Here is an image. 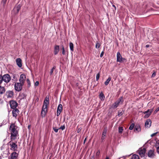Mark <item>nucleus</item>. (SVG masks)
I'll return each mask as SVG.
<instances>
[{"instance_id":"nucleus-1","label":"nucleus","mask_w":159,"mask_h":159,"mask_svg":"<svg viewBox=\"0 0 159 159\" xmlns=\"http://www.w3.org/2000/svg\"><path fill=\"white\" fill-rule=\"evenodd\" d=\"M11 130V139L12 141L15 140L18 135V127L14 124H11L10 126Z\"/></svg>"},{"instance_id":"nucleus-2","label":"nucleus","mask_w":159,"mask_h":159,"mask_svg":"<svg viewBox=\"0 0 159 159\" xmlns=\"http://www.w3.org/2000/svg\"><path fill=\"white\" fill-rule=\"evenodd\" d=\"M49 100L48 97L46 96L43 102L42 109L41 112V116L43 117H44L47 112L48 105L49 104Z\"/></svg>"},{"instance_id":"nucleus-3","label":"nucleus","mask_w":159,"mask_h":159,"mask_svg":"<svg viewBox=\"0 0 159 159\" xmlns=\"http://www.w3.org/2000/svg\"><path fill=\"white\" fill-rule=\"evenodd\" d=\"M123 98L122 97L119 98L115 102L112 104L111 107V108H117L120 104H122L123 101L122 100Z\"/></svg>"},{"instance_id":"nucleus-4","label":"nucleus","mask_w":159,"mask_h":159,"mask_svg":"<svg viewBox=\"0 0 159 159\" xmlns=\"http://www.w3.org/2000/svg\"><path fill=\"white\" fill-rule=\"evenodd\" d=\"M11 140L10 141L8 144L10 146V149L11 150H13V151H15L16 150L17 148V145L16 144V143H15L13 142Z\"/></svg>"},{"instance_id":"nucleus-5","label":"nucleus","mask_w":159,"mask_h":159,"mask_svg":"<svg viewBox=\"0 0 159 159\" xmlns=\"http://www.w3.org/2000/svg\"><path fill=\"white\" fill-rule=\"evenodd\" d=\"M3 81L6 83H9L11 80V77L8 74H6L2 76Z\"/></svg>"},{"instance_id":"nucleus-6","label":"nucleus","mask_w":159,"mask_h":159,"mask_svg":"<svg viewBox=\"0 0 159 159\" xmlns=\"http://www.w3.org/2000/svg\"><path fill=\"white\" fill-rule=\"evenodd\" d=\"M23 84L20 83H16L15 84V89L17 91H20L22 88V86Z\"/></svg>"},{"instance_id":"nucleus-7","label":"nucleus","mask_w":159,"mask_h":159,"mask_svg":"<svg viewBox=\"0 0 159 159\" xmlns=\"http://www.w3.org/2000/svg\"><path fill=\"white\" fill-rule=\"evenodd\" d=\"M117 59L116 61L117 62H118L120 63L124 62L126 59L124 58H123L119 52H118L117 54Z\"/></svg>"},{"instance_id":"nucleus-8","label":"nucleus","mask_w":159,"mask_h":159,"mask_svg":"<svg viewBox=\"0 0 159 159\" xmlns=\"http://www.w3.org/2000/svg\"><path fill=\"white\" fill-rule=\"evenodd\" d=\"M138 153L141 157H144L146 152V150L144 148H140L138 151Z\"/></svg>"},{"instance_id":"nucleus-9","label":"nucleus","mask_w":159,"mask_h":159,"mask_svg":"<svg viewBox=\"0 0 159 159\" xmlns=\"http://www.w3.org/2000/svg\"><path fill=\"white\" fill-rule=\"evenodd\" d=\"M19 113V111L17 108L13 109V110H12V116L13 117L16 118V117Z\"/></svg>"},{"instance_id":"nucleus-10","label":"nucleus","mask_w":159,"mask_h":159,"mask_svg":"<svg viewBox=\"0 0 159 159\" xmlns=\"http://www.w3.org/2000/svg\"><path fill=\"white\" fill-rule=\"evenodd\" d=\"M152 111V109H148L147 111L143 112V113L145 114L144 116V118H148L151 115V114Z\"/></svg>"},{"instance_id":"nucleus-11","label":"nucleus","mask_w":159,"mask_h":159,"mask_svg":"<svg viewBox=\"0 0 159 159\" xmlns=\"http://www.w3.org/2000/svg\"><path fill=\"white\" fill-rule=\"evenodd\" d=\"M10 104L11 108L12 109L16 108V107L17 106V103L16 101H10Z\"/></svg>"},{"instance_id":"nucleus-12","label":"nucleus","mask_w":159,"mask_h":159,"mask_svg":"<svg viewBox=\"0 0 159 159\" xmlns=\"http://www.w3.org/2000/svg\"><path fill=\"white\" fill-rule=\"evenodd\" d=\"M26 80V76L25 74H22L20 77V78L19 79V81L20 83H22V84H23L24 83L25 81Z\"/></svg>"},{"instance_id":"nucleus-13","label":"nucleus","mask_w":159,"mask_h":159,"mask_svg":"<svg viewBox=\"0 0 159 159\" xmlns=\"http://www.w3.org/2000/svg\"><path fill=\"white\" fill-rule=\"evenodd\" d=\"M14 93L12 91L9 90L6 92V95L8 98H11L13 96Z\"/></svg>"},{"instance_id":"nucleus-14","label":"nucleus","mask_w":159,"mask_h":159,"mask_svg":"<svg viewBox=\"0 0 159 159\" xmlns=\"http://www.w3.org/2000/svg\"><path fill=\"white\" fill-rule=\"evenodd\" d=\"M18 154L16 152L12 153L10 156L8 157V159H17Z\"/></svg>"},{"instance_id":"nucleus-15","label":"nucleus","mask_w":159,"mask_h":159,"mask_svg":"<svg viewBox=\"0 0 159 159\" xmlns=\"http://www.w3.org/2000/svg\"><path fill=\"white\" fill-rule=\"evenodd\" d=\"M62 110V105L61 104H60L58 105L57 112V116H59L61 113V112Z\"/></svg>"},{"instance_id":"nucleus-16","label":"nucleus","mask_w":159,"mask_h":159,"mask_svg":"<svg viewBox=\"0 0 159 159\" xmlns=\"http://www.w3.org/2000/svg\"><path fill=\"white\" fill-rule=\"evenodd\" d=\"M152 122L150 119H147L145 122V126L146 128H149L151 125Z\"/></svg>"},{"instance_id":"nucleus-17","label":"nucleus","mask_w":159,"mask_h":159,"mask_svg":"<svg viewBox=\"0 0 159 159\" xmlns=\"http://www.w3.org/2000/svg\"><path fill=\"white\" fill-rule=\"evenodd\" d=\"M20 9V5H18L17 6L15 7L13 11L15 14H17L19 11Z\"/></svg>"},{"instance_id":"nucleus-18","label":"nucleus","mask_w":159,"mask_h":159,"mask_svg":"<svg viewBox=\"0 0 159 159\" xmlns=\"http://www.w3.org/2000/svg\"><path fill=\"white\" fill-rule=\"evenodd\" d=\"M16 62L17 65L19 67H21L22 66L21 60L20 58H17L16 59Z\"/></svg>"},{"instance_id":"nucleus-19","label":"nucleus","mask_w":159,"mask_h":159,"mask_svg":"<svg viewBox=\"0 0 159 159\" xmlns=\"http://www.w3.org/2000/svg\"><path fill=\"white\" fill-rule=\"evenodd\" d=\"M59 51V47L58 45H56L54 48V54L55 55L58 54Z\"/></svg>"},{"instance_id":"nucleus-20","label":"nucleus","mask_w":159,"mask_h":159,"mask_svg":"<svg viewBox=\"0 0 159 159\" xmlns=\"http://www.w3.org/2000/svg\"><path fill=\"white\" fill-rule=\"evenodd\" d=\"M148 156L150 157H153L154 156V151L153 150H150L148 153Z\"/></svg>"},{"instance_id":"nucleus-21","label":"nucleus","mask_w":159,"mask_h":159,"mask_svg":"<svg viewBox=\"0 0 159 159\" xmlns=\"http://www.w3.org/2000/svg\"><path fill=\"white\" fill-rule=\"evenodd\" d=\"M5 92V89L4 87L0 86V94H2Z\"/></svg>"},{"instance_id":"nucleus-22","label":"nucleus","mask_w":159,"mask_h":159,"mask_svg":"<svg viewBox=\"0 0 159 159\" xmlns=\"http://www.w3.org/2000/svg\"><path fill=\"white\" fill-rule=\"evenodd\" d=\"M141 131V128L139 125H137L135 126L134 129V131L135 132H138Z\"/></svg>"},{"instance_id":"nucleus-23","label":"nucleus","mask_w":159,"mask_h":159,"mask_svg":"<svg viewBox=\"0 0 159 159\" xmlns=\"http://www.w3.org/2000/svg\"><path fill=\"white\" fill-rule=\"evenodd\" d=\"M99 98L101 101H103L105 99V96L103 93L101 92L99 94Z\"/></svg>"},{"instance_id":"nucleus-24","label":"nucleus","mask_w":159,"mask_h":159,"mask_svg":"<svg viewBox=\"0 0 159 159\" xmlns=\"http://www.w3.org/2000/svg\"><path fill=\"white\" fill-rule=\"evenodd\" d=\"M131 159H139V157L138 155L134 154L131 156Z\"/></svg>"},{"instance_id":"nucleus-25","label":"nucleus","mask_w":159,"mask_h":159,"mask_svg":"<svg viewBox=\"0 0 159 159\" xmlns=\"http://www.w3.org/2000/svg\"><path fill=\"white\" fill-rule=\"evenodd\" d=\"M69 46L70 50L73 52L74 51V45L72 42H70L69 43Z\"/></svg>"},{"instance_id":"nucleus-26","label":"nucleus","mask_w":159,"mask_h":159,"mask_svg":"<svg viewBox=\"0 0 159 159\" xmlns=\"http://www.w3.org/2000/svg\"><path fill=\"white\" fill-rule=\"evenodd\" d=\"M111 80V78L109 77L106 80L105 82V84L106 85H107L109 83Z\"/></svg>"},{"instance_id":"nucleus-27","label":"nucleus","mask_w":159,"mask_h":159,"mask_svg":"<svg viewBox=\"0 0 159 159\" xmlns=\"http://www.w3.org/2000/svg\"><path fill=\"white\" fill-rule=\"evenodd\" d=\"M107 128L105 127L104 128L102 133V134L103 135H105L106 136L107 132Z\"/></svg>"},{"instance_id":"nucleus-28","label":"nucleus","mask_w":159,"mask_h":159,"mask_svg":"<svg viewBox=\"0 0 159 159\" xmlns=\"http://www.w3.org/2000/svg\"><path fill=\"white\" fill-rule=\"evenodd\" d=\"M119 133L120 134H121L123 130V128L122 127H119L118 128Z\"/></svg>"},{"instance_id":"nucleus-29","label":"nucleus","mask_w":159,"mask_h":159,"mask_svg":"<svg viewBox=\"0 0 159 159\" xmlns=\"http://www.w3.org/2000/svg\"><path fill=\"white\" fill-rule=\"evenodd\" d=\"M7 0H2L1 3L3 4V6H4L6 3Z\"/></svg>"},{"instance_id":"nucleus-30","label":"nucleus","mask_w":159,"mask_h":159,"mask_svg":"<svg viewBox=\"0 0 159 159\" xmlns=\"http://www.w3.org/2000/svg\"><path fill=\"white\" fill-rule=\"evenodd\" d=\"M134 127V124H132L129 127V129H130V130H132V129Z\"/></svg>"},{"instance_id":"nucleus-31","label":"nucleus","mask_w":159,"mask_h":159,"mask_svg":"<svg viewBox=\"0 0 159 159\" xmlns=\"http://www.w3.org/2000/svg\"><path fill=\"white\" fill-rule=\"evenodd\" d=\"M100 77V74L99 73H98V74H97L96 75V80L97 81H98L99 78Z\"/></svg>"},{"instance_id":"nucleus-32","label":"nucleus","mask_w":159,"mask_h":159,"mask_svg":"<svg viewBox=\"0 0 159 159\" xmlns=\"http://www.w3.org/2000/svg\"><path fill=\"white\" fill-rule=\"evenodd\" d=\"M62 54L64 55L65 54H66V52H65V49H64V47L63 46H62Z\"/></svg>"},{"instance_id":"nucleus-33","label":"nucleus","mask_w":159,"mask_h":159,"mask_svg":"<svg viewBox=\"0 0 159 159\" xmlns=\"http://www.w3.org/2000/svg\"><path fill=\"white\" fill-rule=\"evenodd\" d=\"M100 47V44L98 42H97L96 44V48H98Z\"/></svg>"},{"instance_id":"nucleus-34","label":"nucleus","mask_w":159,"mask_h":159,"mask_svg":"<svg viewBox=\"0 0 159 159\" xmlns=\"http://www.w3.org/2000/svg\"><path fill=\"white\" fill-rule=\"evenodd\" d=\"M65 128V126L64 125L62 126H61L59 129H61L62 130H64Z\"/></svg>"},{"instance_id":"nucleus-35","label":"nucleus","mask_w":159,"mask_h":159,"mask_svg":"<svg viewBox=\"0 0 159 159\" xmlns=\"http://www.w3.org/2000/svg\"><path fill=\"white\" fill-rule=\"evenodd\" d=\"M26 81L29 87L30 86V82L28 79L26 80Z\"/></svg>"},{"instance_id":"nucleus-36","label":"nucleus","mask_w":159,"mask_h":159,"mask_svg":"<svg viewBox=\"0 0 159 159\" xmlns=\"http://www.w3.org/2000/svg\"><path fill=\"white\" fill-rule=\"evenodd\" d=\"M159 111V105L158 107L156 109V110L154 112L155 114L156 113Z\"/></svg>"},{"instance_id":"nucleus-37","label":"nucleus","mask_w":159,"mask_h":159,"mask_svg":"<svg viewBox=\"0 0 159 159\" xmlns=\"http://www.w3.org/2000/svg\"><path fill=\"white\" fill-rule=\"evenodd\" d=\"M123 113L122 111H119L118 112V116H120L123 115Z\"/></svg>"},{"instance_id":"nucleus-38","label":"nucleus","mask_w":159,"mask_h":159,"mask_svg":"<svg viewBox=\"0 0 159 159\" xmlns=\"http://www.w3.org/2000/svg\"><path fill=\"white\" fill-rule=\"evenodd\" d=\"M3 79L2 76L0 75V84H1L2 82Z\"/></svg>"},{"instance_id":"nucleus-39","label":"nucleus","mask_w":159,"mask_h":159,"mask_svg":"<svg viewBox=\"0 0 159 159\" xmlns=\"http://www.w3.org/2000/svg\"><path fill=\"white\" fill-rule=\"evenodd\" d=\"M53 129L54 130V131L56 133L58 132V130L59 129H57L55 127H53Z\"/></svg>"},{"instance_id":"nucleus-40","label":"nucleus","mask_w":159,"mask_h":159,"mask_svg":"<svg viewBox=\"0 0 159 159\" xmlns=\"http://www.w3.org/2000/svg\"><path fill=\"white\" fill-rule=\"evenodd\" d=\"M106 136L105 135H102L101 139L102 141H103L104 140V139H105Z\"/></svg>"},{"instance_id":"nucleus-41","label":"nucleus","mask_w":159,"mask_h":159,"mask_svg":"<svg viewBox=\"0 0 159 159\" xmlns=\"http://www.w3.org/2000/svg\"><path fill=\"white\" fill-rule=\"evenodd\" d=\"M12 77L15 80H16V75L15 74L12 75Z\"/></svg>"},{"instance_id":"nucleus-42","label":"nucleus","mask_w":159,"mask_h":159,"mask_svg":"<svg viewBox=\"0 0 159 159\" xmlns=\"http://www.w3.org/2000/svg\"><path fill=\"white\" fill-rule=\"evenodd\" d=\"M104 53V52H103V51H102V52H101V54H100V57H102V56H103V55Z\"/></svg>"},{"instance_id":"nucleus-43","label":"nucleus","mask_w":159,"mask_h":159,"mask_svg":"<svg viewBox=\"0 0 159 159\" xmlns=\"http://www.w3.org/2000/svg\"><path fill=\"white\" fill-rule=\"evenodd\" d=\"M39 84V82L38 81H36L35 83V85L37 86Z\"/></svg>"},{"instance_id":"nucleus-44","label":"nucleus","mask_w":159,"mask_h":159,"mask_svg":"<svg viewBox=\"0 0 159 159\" xmlns=\"http://www.w3.org/2000/svg\"><path fill=\"white\" fill-rule=\"evenodd\" d=\"M155 75H156V73H155V72H154L152 74V77H155Z\"/></svg>"},{"instance_id":"nucleus-45","label":"nucleus","mask_w":159,"mask_h":159,"mask_svg":"<svg viewBox=\"0 0 159 159\" xmlns=\"http://www.w3.org/2000/svg\"><path fill=\"white\" fill-rule=\"evenodd\" d=\"M53 70L51 69L50 71V75H52L53 74Z\"/></svg>"},{"instance_id":"nucleus-46","label":"nucleus","mask_w":159,"mask_h":159,"mask_svg":"<svg viewBox=\"0 0 159 159\" xmlns=\"http://www.w3.org/2000/svg\"><path fill=\"white\" fill-rule=\"evenodd\" d=\"M157 132H156V133H155L152 134H151V136L152 137H153V136H155L156 135V134H157Z\"/></svg>"},{"instance_id":"nucleus-47","label":"nucleus","mask_w":159,"mask_h":159,"mask_svg":"<svg viewBox=\"0 0 159 159\" xmlns=\"http://www.w3.org/2000/svg\"><path fill=\"white\" fill-rule=\"evenodd\" d=\"M6 153H5V154H6V155H7L8 154V153H9V151H8V150H7V149L6 150Z\"/></svg>"},{"instance_id":"nucleus-48","label":"nucleus","mask_w":159,"mask_h":159,"mask_svg":"<svg viewBox=\"0 0 159 159\" xmlns=\"http://www.w3.org/2000/svg\"><path fill=\"white\" fill-rule=\"evenodd\" d=\"M157 152L159 154V146L157 148Z\"/></svg>"},{"instance_id":"nucleus-49","label":"nucleus","mask_w":159,"mask_h":159,"mask_svg":"<svg viewBox=\"0 0 159 159\" xmlns=\"http://www.w3.org/2000/svg\"><path fill=\"white\" fill-rule=\"evenodd\" d=\"M80 131H81V129H80V128H79L77 130V132L78 133H79Z\"/></svg>"},{"instance_id":"nucleus-50","label":"nucleus","mask_w":159,"mask_h":159,"mask_svg":"<svg viewBox=\"0 0 159 159\" xmlns=\"http://www.w3.org/2000/svg\"><path fill=\"white\" fill-rule=\"evenodd\" d=\"M112 7H114L115 8V10H116V6H115V5H112Z\"/></svg>"},{"instance_id":"nucleus-51","label":"nucleus","mask_w":159,"mask_h":159,"mask_svg":"<svg viewBox=\"0 0 159 159\" xmlns=\"http://www.w3.org/2000/svg\"><path fill=\"white\" fill-rule=\"evenodd\" d=\"M55 68H56V67L54 66L53 67V68H52V69H51L53 70H54L55 69Z\"/></svg>"},{"instance_id":"nucleus-52","label":"nucleus","mask_w":159,"mask_h":159,"mask_svg":"<svg viewBox=\"0 0 159 159\" xmlns=\"http://www.w3.org/2000/svg\"><path fill=\"white\" fill-rule=\"evenodd\" d=\"M149 46H150V45H146V48H148V47H149Z\"/></svg>"},{"instance_id":"nucleus-53","label":"nucleus","mask_w":159,"mask_h":159,"mask_svg":"<svg viewBox=\"0 0 159 159\" xmlns=\"http://www.w3.org/2000/svg\"><path fill=\"white\" fill-rule=\"evenodd\" d=\"M99 153H100L99 151H98L97 152V154H99Z\"/></svg>"},{"instance_id":"nucleus-54","label":"nucleus","mask_w":159,"mask_h":159,"mask_svg":"<svg viewBox=\"0 0 159 159\" xmlns=\"http://www.w3.org/2000/svg\"><path fill=\"white\" fill-rule=\"evenodd\" d=\"M86 138H85V139H84V143H85V141H86Z\"/></svg>"},{"instance_id":"nucleus-55","label":"nucleus","mask_w":159,"mask_h":159,"mask_svg":"<svg viewBox=\"0 0 159 159\" xmlns=\"http://www.w3.org/2000/svg\"><path fill=\"white\" fill-rule=\"evenodd\" d=\"M2 125V124L0 123V127H1Z\"/></svg>"},{"instance_id":"nucleus-56","label":"nucleus","mask_w":159,"mask_h":159,"mask_svg":"<svg viewBox=\"0 0 159 159\" xmlns=\"http://www.w3.org/2000/svg\"><path fill=\"white\" fill-rule=\"evenodd\" d=\"M105 159H109V158L108 157H107Z\"/></svg>"},{"instance_id":"nucleus-57","label":"nucleus","mask_w":159,"mask_h":159,"mask_svg":"<svg viewBox=\"0 0 159 159\" xmlns=\"http://www.w3.org/2000/svg\"><path fill=\"white\" fill-rule=\"evenodd\" d=\"M30 125H29L28 126V128H30Z\"/></svg>"}]
</instances>
